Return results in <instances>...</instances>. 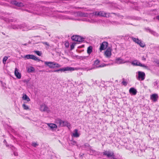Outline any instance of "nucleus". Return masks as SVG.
I'll return each instance as SVG.
<instances>
[{
    "label": "nucleus",
    "mask_w": 159,
    "mask_h": 159,
    "mask_svg": "<svg viewBox=\"0 0 159 159\" xmlns=\"http://www.w3.org/2000/svg\"><path fill=\"white\" fill-rule=\"evenodd\" d=\"M40 110L42 111H49L48 108L45 104H42L41 105Z\"/></svg>",
    "instance_id": "9"
},
{
    "label": "nucleus",
    "mask_w": 159,
    "mask_h": 159,
    "mask_svg": "<svg viewBox=\"0 0 159 159\" xmlns=\"http://www.w3.org/2000/svg\"><path fill=\"white\" fill-rule=\"evenodd\" d=\"M94 14L97 16H100L106 17H109L110 16V13H106L103 11H95L94 12Z\"/></svg>",
    "instance_id": "3"
},
{
    "label": "nucleus",
    "mask_w": 159,
    "mask_h": 159,
    "mask_svg": "<svg viewBox=\"0 0 159 159\" xmlns=\"http://www.w3.org/2000/svg\"><path fill=\"white\" fill-rule=\"evenodd\" d=\"M84 40V38L78 35L77 42H81Z\"/></svg>",
    "instance_id": "27"
},
{
    "label": "nucleus",
    "mask_w": 159,
    "mask_h": 159,
    "mask_svg": "<svg viewBox=\"0 0 159 159\" xmlns=\"http://www.w3.org/2000/svg\"><path fill=\"white\" fill-rule=\"evenodd\" d=\"M47 124L52 130H55L57 128V126L55 124L47 123Z\"/></svg>",
    "instance_id": "11"
},
{
    "label": "nucleus",
    "mask_w": 159,
    "mask_h": 159,
    "mask_svg": "<svg viewBox=\"0 0 159 159\" xmlns=\"http://www.w3.org/2000/svg\"><path fill=\"white\" fill-rule=\"evenodd\" d=\"M103 155L107 156V157H114V153L113 152H110L109 151H105L103 152Z\"/></svg>",
    "instance_id": "8"
},
{
    "label": "nucleus",
    "mask_w": 159,
    "mask_h": 159,
    "mask_svg": "<svg viewBox=\"0 0 159 159\" xmlns=\"http://www.w3.org/2000/svg\"><path fill=\"white\" fill-rule=\"evenodd\" d=\"M44 64L46 66H48L50 68H58L61 66L59 64L55 62L45 61Z\"/></svg>",
    "instance_id": "2"
},
{
    "label": "nucleus",
    "mask_w": 159,
    "mask_h": 159,
    "mask_svg": "<svg viewBox=\"0 0 159 159\" xmlns=\"http://www.w3.org/2000/svg\"><path fill=\"white\" fill-rule=\"evenodd\" d=\"M121 83L123 85L126 86L128 84V82L127 81H125V79L124 78H123V81H122Z\"/></svg>",
    "instance_id": "31"
},
{
    "label": "nucleus",
    "mask_w": 159,
    "mask_h": 159,
    "mask_svg": "<svg viewBox=\"0 0 159 159\" xmlns=\"http://www.w3.org/2000/svg\"><path fill=\"white\" fill-rule=\"evenodd\" d=\"M14 154L15 156H17L18 155V153L16 152H14Z\"/></svg>",
    "instance_id": "41"
},
{
    "label": "nucleus",
    "mask_w": 159,
    "mask_h": 159,
    "mask_svg": "<svg viewBox=\"0 0 159 159\" xmlns=\"http://www.w3.org/2000/svg\"><path fill=\"white\" fill-rule=\"evenodd\" d=\"M108 46V43L107 42H103L101 44L99 49L100 51L105 50Z\"/></svg>",
    "instance_id": "6"
},
{
    "label": "nucleus",
    "mask_w": 159,
    "mask_h": 159,
    "mask_svg": "<svg viewBox=\"0 0 159 159\" xmlns=\"http://www.w3.org/2000/svg\"><path fill=\"white\" fill-rule=\"evenodd\" d=\"M120 59L119 58V59H118V60H119Z\"/></svg>",
    "instance_id": "59"
},
{
    "label": "nucleus",
    "mask_w": 159,
    "mask_h": 159,
    "mask_svg": "<svg viewBox=\"0 0 159 159\" xmlns=\"http://www.w3.org/2000/svg\"><path fill=\"white\" fill-rule=\"evenodd\" d=\"M158 98V95L156 93L153 94L150 96V99L153 102L157 101Z\"/></svg>",
    "instance_id": "10"
},
{
    "label": "nucleus",
    "mask_w": 159,
    "mask_h": 159,
    "mask_svg": "<svg viewBox=\"0 0 159 159\" xmlns=\"http://www.w3.org/2000/svg\"><path fill=\"white\" fill-rule=\"evenodd\" d=\"M111 50L109 48L107 49L105 52L104 55L107 57H111Z\"/></svg>",
    "instance_id": "13"
},
{
    "label": "nucleus",
    "mask_w": 159,
    "mask_h": 159,
    "mask_svg": "<svg viewBox=\"0 0 159 159\" xmlns=\"http://www.w3.org/2000/svg\"><path fill=\"white\" fill-rule=\"evenodd\" d=\"M19 29H23V31H27L29 30H34L33 28L34 27L30 28V27L27 25L25 24H22L18 25Z\"/></svg>",
    "instance_id": "4"
},
{
    "label": "nucleus",
    "mask_w": 159,
    "mask_h": 159,
    "mask_svg": "<svg viewBox=\"0 0 159 159\" xmlns=\"http://www.w3.org/2000/svg\"><path fill=\"white\" fill-rule=\"evenodd\" d=\"M10 29H13L15 30L18 29H19L18 25H12Z\"/></svg>",
    "instance_id": "25"
},
{
    "label": "nucleus",
    "mask_w": 159,
    "mask_h": 159,
    "mask_svg": "<svg viewBox=\"0 0 159 159\" xmlns=\"http://www.w3.org/2000/svg\"><path fill=\"white\" fill-rule=\"evenodd\" d=\"M8 57L7 56H5L3 59V63L5 65L6 63V61Z\"/></svg>",
    "instance_id": "35"
},
{
    "label": "nucleus",
    "mask_w": 159,
    "mask_h": 159,
    "mask_svg": "<svg viewBox=\"0 0 159 159\" xmlns=\"http://www.w3.org/2000/svg\"><path fill=\"white\" fill-rule=\"evenodd\" d=\"M132 64L134 65L138 66V62L137 61H135L133 62Z\"/></svg>",
    "instance_id": "38"
},
{
    "label": "nucleus",
    "mask_w": 159,
    "mask_h": 159,
    "mask_svg": "<svg viewBox=\"0 0 159 159\" xmlns=\"http://www.w3.org/2000/svg\"><path fill=\"white\" fill-rule=\"evenodd\" d=\"M22 99L23 100L26 101L27 102H28L30 101V98L26 94H23V95Z\"/></svg>",
    "instance_id": "20"
},
{
    "label": "nucleus",
    "mask_w": 159,
    "mask_h": 159,
    "mask_svg": "<svg viewBox=\"0 0 159 159\" xmlns=\"http://www.w3.org/2000/svg\"><path fill=\"white\" fill-rule=\"evenodd\" d=\"M8 19V21L9 22H13V21H15L16 20L15 19H14L13 18H10V19Z\"/></svg>",
    "instance_id": "37"
},
{
    "label": "nucleus",
    "mask_w": 159,
    "mask_h": 159,
    "mask_svg": "<svg viewBox=\"0 0 159 159\" xmlns=\"http://www.w3.org/2000/svg\"><path fill=\"white\" fill-rule=\"evenodd\" d=\"M77 57H78L77 58H78L79 59L82 60L86 59V58L87 57L84 56H78Z\"/></svg>",
    "instance_id": "34"
},
{
    "label": "nucleus",
    "mask_w": 159,
    "mask_h": 159,
    "mask_svg": "<svg viewBox=\"0 0 159 159\" xmlns=\"http://www.w3.org/2000/svg\"><path fill=\"white\" fill-rule=\"evenodd\" d=\"M26 11H28V10H26Z\"/></svg>",
    "instance_id": "60"
},
{
    "label": "nucleus",
    "mask_w": 159,
    "mask_h": 159,
    "mask_svg": "<svg viewBox=\"0 0 159 159\" xmlns=\"http://www.w3.org/2000/svg\"><path fill=\"white\" fill-rule=\"evenodd\" d=\"M12 3V4L19 7H22L24 6L23 3L19 2H17L15 0L13 1Z\"/></svg>",
    "instance_id": "15"
},
{
    "label": "nucleus",
    "mask_w": 159,
    "mask_h": 159,
    "mask_svg": "<svg viewBox=\"0 0 159 159\" xmlns=\"http://www.w3.org/2000/svg\"><path fill=\"white\" fill-rule=\"evenodd\" d=\"M22 106L24 109L27 110L29 109L28 106L25 103L22 104Z\"/></svg>",
    "instance_id": "29"
},
{
    "label": "nucleus",
    "mask_w": 159,
    "mask_h": 159,
    "mask_svg": "<svg viewBox=\"0 0 159 159\" xmlns=\"http://www.w3.org/2000/svg\"><path fill=\"white\" fill-rule=\"evenodd\" d=\"M111 14H115V13H111Z\"/></svg>",
    "instance_id": "53"
},
{
    "label": "nucleus",
    "mask_w": 159,
    "mask_h": 159,
    "mask_svg": "<svg viewBox=\"0 0 159 159\" xmlns=\"http://www.w3.org/2000/svg\"><path fill=\"white\" fill-rule=\"evenodd\" d=\"M65 45L66 47H69V43H65Z\"/></svg>",
    "instance_id": "40"
},
{
    "label": "nucleus",
    "mask_w": 159,
    "mask_h": 159,
    "mask_svg": "<svg viewBox=\"0 0 159 159\" xmlns=\"http://www.w3.org/2000/svg\"><path fill=\"white\" fill-rule=\"evenodd\" d=\"M157 49L159 50V46L155 47Z\"/></svg>",
    "instance_id": "45"
},
{
    "label": "nucleus",
    "mask_w": 159,
    "mask_h": 159,
    "mask_svg": "<svg viewBox=\"0 0 159 159\" xmlns=\"http://www.w3.org/2000/svg\"><path fill=\"white\" fill-rule=\"evenodd\" d=\"M36 37H39V36H36Z\"/></svg>",
    "instance_id": "54"
},
{
    "label": "nucleus",
    "mask_w": 159,
    "mask_h": 159,
    "mask_svg": "<svg viewBox=\"0 0 159 159\" xmlns=\"http://www.w3.org/2000/svg\"><path fill=\"white\" fill-rule=\"evenodd\" d=\"M137 92L136 90L134 88H131L129 90V93L133 95H135Z\"/></svg>",
    "instance_id": "18"
},
{
    "label": "nucleus",
    "mask_w": 159,
    "mask_h": 159,
    "mask_svg": "<svg viewBox=\"0 0 159 159\" xmlns=\"http://www.w3.org/2000/svg\"><path fill=\"white\" fill-rule=\"evenodd\" d=\"M23 45H25V46H26L27 45V43H25L24 44H23Z\"/></svg>",
    "instance_id": "48"
},
{
    "label": "nucleus",
    "mask_w": 159,
    "mask_h": 159,
    "mask_svg": "<svg viewBox=\"0 0 159 159\" xmlns=\"http://www.w3.org/2000/svg\"><path fill=\"white\" fill-rule=\"evenodd\" d=\"M77 16L80 17H86L88 16V14L86 13L79 11L77 12Z\"/></svg>",
    "instance_id": "19"
},
{
    "label": "nucleus",
    "mask_w": 159,
    "mask_h": 159,
    "mask_svg": "<svg viewBox=\"0 0 159 159\" xmlns=\"http://www.w3.org/2000/svg\"><path fill=\"white\" fill-rule=\"evenodd\" d=\"M146 30H148V31H149V32L151 34H153L154 35L156 36L157 35V33L153 31L152 30L148 28L146 29Z\"/></svg>",
    "instance_id": "26"
},
{
    "label": "nucleus",
    "mask_w": 159,
    "mask_h": 159,
    "mask_svg": "<svg viewBox=\"0 0 159 159\" xmlns=\"http://www.w3.org/2000/svg\"><path fill=\"white\" fill-rule=\"evenodd\" d=\"M6 146L7 147H8L9 146L8 145H7V144H6Z\"/></svg>",
    "instance_id": "49"
},
{
    "label": "nucleus",
    "mask_w": 159,
    "mask_h": 159,
    "mask_svg": "<svg viewBox=\"0 0 159 159\" xmlns=\"http://www.w3.org/2000/svg\"><path fill=\"white\" fill-rule=\"evenodd\" d=\"M32 145L34 147H36L38 145V144L35 142H33L32 143Z\"/></svg>",
    "instance_id": "36"
},
{
    "label": "nucleus",
    "mask_w": 159,
    "mask_h": 159,
    "mask_svg": "<svg viewBox=\"0 0 159 159\" xmlns=\"http://www.w3.org/2000/svg\"><path fill=\"white\" fill-rule=\"evenodd\" d=\"M113 159H116V158H113Z\"/></svg>",
    "instance_id": "57"
},
{
    "label": "nucleus",
    "mask_w": 159,
    "mask_h": 159,
    "mask_svg": "<svg viewBox=\"0 0 159 159\" xmlns=\"http://www.w3.org/2000/svg\"><path fill=\"white\" fill-rule=\"evenodd\" d=\"M11 147L12 148H14V147L13 146H11Z\"/></svg>",
    "instance_id": "56"
},
{
    "label": "nucleus",
    "mask_w": 159,
    "mask_h": 159,
    "mask_svg": "<svg viewBox=\"0 0 159 159\" xmlns=\"http://www.w3.org/2000/svg\"><path fill=\"white\" fill-rule=\"evenodd\" d=\"M77 68H74L71 67L67 66L65 67H63L61 68H60L57 70H51L50 72H56L61 71V72H64L66 71H74L75 70H77Z\"/></svg>",
    "instance_id": "1"
},
{
    "label": "nucleus",
    "mask_w": 159,
    "mask_h": 159,
    "mask_svg": "<svg viewBox=\"0 0 159 159\" xmlns=\"http://www.w3.org/2000/svg\"><path fill=\"white\" fill-rule=\"evenodd\" d=\"M43 44L47 45L48 46H49V45L47 42H42Z\"/></svg>",
    "instance_id": "39"
},
{
    "label": "nucleus",
    "mask_w": 159,
    "mask_h": 159,
    "mask_svg": "<svg viewBox=\"0 0 159 159\" xmlns=\"http://www.w3.org/2000/svg\"><path fill=\"white\" fill-rule=\"evenodd\" d=\"M6 142V140H4V142L5 143V142Z\"/></svg>",
    "instance_id": "50"
},
{
    "label": "nucleus",
    "mask_w": 159,
    "mask_h": 159,
    "mask_svg": "<svg viewBox=\"0 0 159 159\" xmlns=\"http://www.w3.org/2000/svg\"><path fill=\"white\" fill-rule=\"evenodd\" d=\"M63 124L62 125V127L66 126L68 127H70L71 125L67 121H63Z\"/></svg>",
    "instance_id": "21"
},
{
    "label": "nucleus",
    "mask_w": 159,
    "mask_h": 159,
    "mask_svg": "<svg viewBox=\"0 0 159 159\" xmlns=\"http://www.w3.org/2000/svg\"><path fill=\"white\" fill-rule=\"evenodd\" d=\"M34 52L38 55L39 56H41L42 54V52H41L39 51H34Z\"/></svg>",
    "instance_id": "30"
},
{
    "label": "nucleus",
    "mask_w": 159,
    "mask_h": 159,
    "mask_svg": "<svg viewBox=\"0 0 159 159\" xmlns=\"http://www.w3.org/2000/svg\"><path fill=\"white\" fill-rule=\"evenodd\" d=\"M63 12L64 13H69L70 12V11H64Z\"/></svg>",
    "instance_id": "43"
},
{
    "label": "nucleus",
    "mask_w": 159,
    "mask_h": 159,
    "mask_svg": "<svg viewBox=\"0 0 159 159\" xmlns=\"http://www.w3.org/2000/svg\"><path fill=\"white\" fill-rule=\"evenodd\" d=\"M99 63L100 61L98 59L96 60L94 62V65L97 68L103 67L106 66L105 64L104 65H99Z\"/></svg>",
    "instance_id": "12"
},
{
    "label": "nucleus",
    "mask_w": 159,
    "mask_h": 159,
    "mask_svg": "<svg viewBox=\"0 0 159 159\" xmlns=\"http://www.w3.org/2000/svg\"><path fill=\"white\" fill-rule=\"evenodd\" d=\"M80 134L78 132V130L77 129H75L72 134V136L75 137H79L80 136Z\"/></svg>",
    "instance_id": "14"
},
{
    "label": "nucleus",
    "mask_w": 159,
    "mask_h": 159,
    "mask_svg": "<svg viewBox=\"0 0 159 159\" xmlns=\"http://www.w3.org/2000/svg\"><path fill=\"white\" fill-rule=\"evenodd\" d=\"M15 75L16 77L19 79H20L21 77V75L18 71L17 68H16L15 70Z\"/></svg>",
    "instance_id": "17"
},
{
    "label": "nucleus",
    "mask_w": 159,
    "mask_h": 159,
    "mask_svg": "<svg viewBox=\"0 0 159 159\" xmlns=\"http://www.w3.org/2000/svg\"><path fill=\"white\" fill-rule=\"evenodd\" d=\"M2 34L4 35L5 34H4L3 32L2 33Z\"/></svg>",
    "instance_id": "55"
},
{
    "label": "nucleus",
    "mask_w": 159,
    "mask_h": 159,
    "mask_svg": "<svg viewBox=\"0 0 159 159\" xmlns=\"http://www.w3.org/2000/svg\"><path fill=\"white\" fill-rule=\"evenodd\" d=\"M156 62L158 64H159V61H157Z\"/></svg>",
    "instance_id": "47"
},
{
    "label": "nucleus",
    "mask_w": 159,
    "mask_h": 159,
    "mask_svg": "<svg viewBox=\"0 0 159 159\" xmlns=\"http://www.w3.org/2000/svg\"><path fill=\"white\" fill-rule=\"evenodd\" d=\"M138 66H140L144 67H145V68H148V66H146L144 64H142L140 62H138Z\"/></svg>",
    "instance_id": "33"
},
{
    "label": "nucleus",
    "mask_w": 159,
    "mask_h": 159,
    "mask_svg": "<svg viewBox=\"0 0 159 159\" xmlns=\"http://www.w3.org/2000/svg\"><path fill=\"white\" fill-rule=\"evenodd\" d=\"M132 39L134 42L137 43V44L139 43V42L140 40H139L138 39L134 38V37H131Z\"/></svg>",
    "instance_id": "24"
},
{
    "label": "nucleus",
    "mask_w": 159,
    "mask_h": 159,
    "mask_svg": "<svg viewBox=\"0 0 159 159\" xmlns=\"http://www.w3.org/2000/svg\"><path fill=\"white\" fill-rule=\"evenodd\" d=\"M157 19H158V20H159V15L158 16H157Z\"/></svg>",
    "instance_id": "46"
},
{
    "label": "nucleus",
    "mask_w": 159,
    "mask_h": 159,
    "mask_svg": "<svg viewBox=\"0 0 159 159\" xmlns=\"http://www.w3.org/2000/svg\"><path fill=\"white\" fill-rule=\"evenodd\" d=\"M93 48L91 46H89L87 48V52L89 54H90L92 51Z\"/></svg>",
    "instance_id": "22"
},
{
    "label": "nucleus",
    "mask_w": 159,
    "mask_h": 159,
    "mask_svg": "<svg viewBox=\"0 0 159 159\" xmlns=\"http://www.w3.org/2000/svg\"><path fill=\"white\" fill-rule=\"evenodd\" d=\"M73 142L75 143H76V142L75 141H74Z\"/></svg>",
    "instance_id": "51"
},
{
    "label": "nucleus",
    "mask_w": 159,
    "mask_h": 159,
    "mask_svg": "<svg viewBox=\"0 0 159 159\" xmlns=\"http://www.w3.org/2000/svg\"><path fill=\"white\" fill-rule=\"evenodd\" d=\"M34 68L33 67H30L28 69V71L29 72H32L34 71Z\"/></svg>",
    "instance_id": "28"
},
{
    "label": "nucleus",
    "mask_w": 159,
    "mask_h": 159,
    "mask_svg": "<svg viewBox=\"0 0 159 159\" xmlns=\"http://www.w3.org/2000/svg\"><path fill=\"white\" fill-rule=\"evenodd\" d=\"M25 57L27 59H32L35 61L40 60L38 59V58L33 55H27L25 56Z\"/></svg>",
    "instance_id": "7"
},
{
    "label": "nucleus",
    "mask_w": 159,
    "mask_h": 159,
    "mask_svg": "<svg viewBox=\"0 0 159 159\" xmlns=\"http://www.w3.org/2000/svg\"><path fill=\"white\" fill-rule=\"evenodd\" d=\"M78 35H74L71 37V39L73 40L77 41Z\"/></svg>",
    "instance_id": "32"
},
{
    "label": "nucleus",
    "mask_w": 159,
    "mask_h": 159,
    "mask_svg": "<svg viewBox=\"0 0 159 159\" xmlns=\"http://www.w3.org/2000/svg\"><path fill=\"white\" fill-rule=\"evenodd\" d=\"M63 122V120L59 118L55 120L56 123L59 124V126L61 127H62Z\"/></svg>",
    "instance_id": "16"
},
{
    "label": "nucleus",
    "mask_w": 159,
    "mask_h": 159,
    "mask_svg": "<svg viewBox=\"0 0 159 159\" xmlns=\"http://www.w3.org/2000/svg\"><path fill=\"white\" fill-rule=\"evenodd\" d=\"M71 49H72L74 48V46H73V45H71Z\"/></svg>",
    "instance_id": "44"
},
{
    "label": "nucleus",
    "mask_w": 159,
    "mask_h": 159,
    "mask_svg": "<svg viewBox=\"0 0 159 159\" xmlns=\"http://www.w3.org/2000/svg\"><path fill=\"white\" fill-rule=\"evenodd\" d=\"M139 44L141 47L143 48L145 46V43L143 42L141 40H140L139 42Z\"/></svg>",
    "instance_id": "23"
},
{
    "label": "nucleus",
    "mask_w": 159,
    "mask_h": 159,
    "mask_svg": "<svg viewBox=\"0 0 159 159\" xmlns=\"http://www.w3.org/2000/svg\"><path fill=\"white\" fill-rule=\"evenodd\" d=\"M62 19H64V18L63 17V18H62Z\"/></svg>",
    "instance_id": "58"
},
{
    "label": "nucleus",
    "mask_w": 159,
    "mask_h": 159,
    "mask_svg": "<svg viewBox=\"0 0 159 159\" xmlns=\"http://www.w3.org/2000/svg\"><path fill=\"white\" fill-rule=\"evenodd\" d=\"M77 8L78 9H81V8L80 7H78Z\"/></svg>",
    "instance_id": "52"
},
{
    "label": "nucleus",
    "mask_w": 159,
    "mask_h": 159,
    "mask_svg": "<svg viewBox=\"0 0 159 159\" xmlns=\"http://www.w3.org/2000/svg\"><path fill=\"white\" fill-rule=\"evenodd\" d=\"M138 78L139 80H143L145 78V75L143 72L138 71Z\"/></svg>",
    "instance_id": "5"
},
{
    "label": "nucleus",
    "mask_w": 159,
    "mask_h": 159,
    "mask_svg": "<svg viewBox=\"0 0 159 159\" xmlns=\"http://www.w3.org/2000/svg\"><path fill=\"white\" fill-rule=\"evenodd\" d=\"M142 59L143 61H145L146 60V58L144 57V56H143L142 57Z\"/></svg>",
    "instance_id": "42"
}]
</instances>
